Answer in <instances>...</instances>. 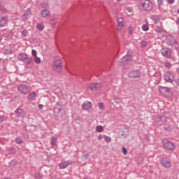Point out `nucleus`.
<instances>
[{"label":"nucleus","mask_w":179,"mask_h":179,"mask_svg":"<svg viewBox=\"0 0 179 179\" xmlns=\"http://www.w3.org/2000/svg\"><path fill=\"white\" fill-rule=\"evenodd\" d=\"M141 8L145 12H150L153 9V3L150 0L142 1Z\"/></svg>","instance_id":"1"},{"label":"nucleus","mask_w":179,"mask_h":179,"mask_svg":"<svg viewBox=\"0 0 179 179\" xmlns=\"http://www.w3.org/2000/svg\"><path fill=\"white\" fill-rule=\"evenodd\" d=\"M52 69L55 71V72H62V60L60 59H56L53 62Z\"/></svg>","instance_id":"2"},{"label":"nucleus","mask_w":179,"mask_h":179,"mask_svg":"<svg viewBox=\"0 0 179 179\" xmlns=\"http://www.w3.org/2000/svg\"><path fill=\"white\" fill-rule=\"evenodd\" d=\"M170 113L167 112L165 115H159L157 117L155 122L157 125H163L166 121H167V117H169Z\"/></svg>","instance_id":"3"},{"label":"nucleus","mask_w":179,"mask_h":179,"mask_svg":"<svg viewBox=\"0 0 179 179\" xmlns=\"http://www.w3.org/2000/svg\"><path fill=\"white\" fill-rule=\"evenodd\" d=\"M31 90L30 87L25 85H20L17 87V91L22 94H27V93H30Z\"/></svg>","instance_id":"4"},{"label":"nucleus","mask_w":179,"mask_h":179,"mask_svg":"<svg viewBox=\"0 0 179 179\" xmlns=\"http://www.w3.org/2000/svg\"><path fill=\"white\" fill-rule=\"evenodd\" d=\"M131 59L132 56L131 55L124 56L122 59H120V62H117V64L120 66H124V65L128 64Z\"/></svg>","instance_id":"5"},{"label":"nucleus","mask_w":179,"mask_h":179,"mask_svg":"<svg viewBox=\"0 0 179 179\" xmlns=\"http://www.w3.org/2000/svg\"><path fill=\"white\" fill-rule=\"evenodd\" d=\"M162 143L166 150H174V149H176V145L174 143L170 142L168 140H163Z\"/></svg>","instance_id":"6"},{"label":"nucleus","mask_w":179,"mask_h":179,"mask_svg":"<svg viewBox=\"0 0 179 179\" xmlns=\"http://www.w3.org/2000/svg\"><path fill=\"white\" fill-rule=\"evenodd\" d=\"M101 89V84L96 83H91L88 86V90H91V92H97Z\"/></svg>","instance_id":"7"},{"label":"nucleus","mask_w":179,"mask_h":179,"mask_svg":"<svg viewBox=\"0 0 179 179\" xmlns=\"http://www.w3.org/2000/svg\"><path fill=\"white\" fill-rule=\"evenodd\" d=\"M164 80L169 83L174 82V76L170 71H166L164 75Z\"/></svg>","instance_id":"8"},{"label":"nucleus","mask_w":179,"mask_h":179,"mask_svg":"<svg viewBox=\"0 0 179 179\" xmlns=\"http://www.w3.org/2000/svg\"><path fill=\"white\" fill-rule=\"evenodd\" d=\"M129 78L136 79V78H141V71L138 70H134L130 71L128 74Z\"/></svg>","instance_id":"9"},{"label":"nucleus","mask_w":179,"mask_h":179,"mask_svg":"<svg viewBox=\"0 0 179 179\" xmlns=\"http://www.w3.org/2000/svg\"><path fill=\"white\" fill-rule=\"evenodd\" d=\"M41 17L43 19H48V17H51V11L48 9H43L41 10Z\"/></svg>","instance_id":"10"},{"label":"nucleus","mask_w":179,"mask_h":179,"mask_svg":"<svg viewBox=\"0 0 179 179\" xmlns=\"http://www.w3.org/2000/svg\"><path fill=\"white\" fill-rule=\"evenodd\" d=\"M72 164V161H63L60 164H59V169L60 170H64L68 167V166H71Z\"/></svg>","instance_id":"11"},{"label":"nucleus","mask_w":179,"mask_h":179,"mask_svg":"<svg viewBox=\"0 0 179 179\" xmlns=\"http://www.w3.org/2000/svg\"><path fill=\"white\" fill-rule=\"evenodd\" d=\"M160 163L162 166H163V167H164L165 169H169L171 166L170 161H169L167 158H162L160 161Z\"/></svg>","instance_id":"12"},{"label":"nucleus","mask_w":179,"mask_h":179,"mask_svg":"<svg viewBox=\"0 0 179 179\" xmlns=\"http://www.w3.org/2000/svg\"><path fill=\"white\" fill-rule=\"evenodd\" d=\"M15 113L16 117H23L26 116V112H24V110L20 108H17Z\"/></svg>","instance_id":"13"},{"label":"nucleus","mask_w":179,"mask_h":179,"mask_svg":"<svg viewBox=\"0 0 179 179\" xmlns=\"http://www.w3.org/2000/svg\"><path fill=\"white\" fill-rule=\"evenodd\" d=\"M161 52L165 58H170V50H169V48H164L162 49Z\"/></svg>","instance_id":"14"},{"label":"nucleus","mask_w":179,"mask_h":179,"mask_svg":"<svg viewBox=\"0 0 179 179\" xmlns=\"http://www.w3.org/2000/svg\"><path fill=\"white\" fill-rule=\"evenodd\" d=\"M7 24H8V17H0V27H3Z\"/></svg>","instance_id":"15"},{"label":"nucleus","mask_w":179,"mask_h":179,"mask_svg":"<svg viewBox=\"0 0 179 179\" xmlns=\"http://www.w3.org/2000/svg\"><path fill=\"white\" fill-rule=\"evenodd\" d=\"M122 27H124V18H119L117 20V30H122Z\"/></svg>","instance_id":"16"},{"label":"nucleus","mask_w":179,"mask_h":179,"mask_svg":"<svg viewBox=\"0 0 179 179\" xmlns=\"http://www.w3.org/2000/svg\"><path fill=\"white\" fill-rule=\"evenodd\" d=\"M83 110H90L92 108V103L90 101H85L82 105Z\"/></svg>","instance_id":"17"},{"label":"nucleus","mask_w":179,"mask_h":179,"mask_svg":"<svg viewBox=\"0 0 179 179\" xmlns=\"http://www.w3.org/2000/svg\"><path fill=\"white\" fill-rule=\"evenodd\" d=\"M151 20H152L155 24L159 23L160 22V19H162V17L158 15H152L150 17Z\"/></svg>","instance_id":"18"},{"label":"nucleus","mask_w":179,"mask_h":179,"mask_svg":"<svg viewBox=\"0 0 179 179\" xmlns=\"http://www.w3.org/2000/svg\"><path fill=\"white\" fill-rule=\"evenodd\" d=\"M159 91L160 92V93H162V94H166L167 93H169V92H170V89H169V87H159Z\"/></svg>","instance_id":"19"},{"label":"nucleus","mask_w":179,"mask_h":179,"mask_svg":"<svg viewBox=\"0 0 179 179\" xmlns=\"http://www.w3.org/2000/svg\"><path fill=\"white\" fill-rule=\"evenodd\" d=\"M28 56L25 53H20V61H26V59H28Z\"/></svg>","instance_id":"20"},{"label":"nucleus","mask_w":179,"mask_h":179,"mask_svg":"<svg viewBox=\"0 0 179 179\" xmlns=\"http://www.w3.org/2000/svg\"><path fill=\"white\" fill-rule=\"evenodd\" d=\"M28 99L34 101V100H36V93L34 92H31L28 95Z\"/></svg>","instance_id":"21"},{"label":"nucleus","mask_w":179,"mask_h":179,"mask_svg":"<svg viewBox=\"0 0 179 179\" xmlns=\"http://www.w3.org/2000/svg\"><path fill=\"white\" fill-rule=\"evenodd\" d=\"M55 143H57V136H53L51 137L50 144L52 146H55Z\"/></svg>","instance_id":"22"},{"label":"nucleus","mask_w":179,"mask_h":179,"mask_svg":"<svg viewBox=\"0 0 179 179\" xmlns=\"http://www.w3.org/2000/svg\"><path fill=\"white\" fill-rule=\"evenodd\" d=\"M148 43L146 41H143L140 43L141 48H146L148 47Z\"/></svg>","instance_id":"23"},{"label":"nucleus","mask_w":179,"mask_h":179,"mask_svg":"<svg viewBox=\"0 0 179 179\" xmlns=\"http://www.w3.org/2000/svg\"><path fill=\"white\" fill-rule=\"evenodd\" d=\"M27 65H28L29 68H31V66H33V59L28 58Z\"/></svg>","instance_id":"24"},{"label":"nucleus","mask_w":179,"mask_h":179,"mask_svg":"<svg viewBox=\"0 0 179 179\" xmlns=\"http://www.w3.org/2000/svg\"><path fill=\"white\" fill-rule=\"evenodd\" d=\"M36 29H38V30H40V31H43V30H44V25H43V24H38L36 26Z\"/></svg>","instance_id":"25"},{"label":"nucleus","mask_w":179,"mask_h":179,"mask_svg":"<svg viewBox=\"0 0 179 179\" xmlns=\"http://www.w3.org/2000/svg\"><path fill=\"white\" fill-rule=\"evenodd\" d=\"M96 132H103V131H104V128L103 126H96Z\"/></svg>","instance_id":"26"},{"label":"nucleus","mask_w":179,"mask_h":179,"mask_svg":"<svg viewBox=\"0 0 179 179\" xmlns=\"http://www.w3.org/2000/svg\"><path fill=\"white\" fill-rule=\"evenodd\" d=\"M157 3L158 5V9H162V5H163V0H157Z\"/></svg>","instance_id":"27"},{"label":"nucleus","mask_w":179,"mask_h":179,"mask_svg":"<svg viewBox=\"0 0 179 179\" xmlns=\"http://www.w3.org/2000/svg\"><path fill=\"white\" fill-rule=\"evenodd\" d=\"M141 29L143 31H148V30H149V26L148 24H143L142 25Z\"/></svg>","instance_id":"28"},{"label":"nucleus","mask_w":179,"mask_h":179,"mask_svg":"<svg viewBox=\"0 0 179 179\" xmlns=\"http://www.w3.org/2000/svg\"><path fill=\"white\" fill-rule=\"evenodd\" d=\"M104 138H105V142H106V143H110V142H111V137L108 136H104Z\"/></svg>","instance_id":"29"},{"label":"nucleus","mask_w":179,"mask_h":179,"mask_svg":"<svg viewBox=\"0 0 179 179\" xmlns=\"http://www.w3.org/2000/svg\"><path fill=\"white\" fill-rule=\"evenodd\" d=\"M155 31H157V33H163V29H162V27L157 26L155 28Z\"/></svg>","instance_id":"30"},{"label":"nucleus","mask_w":179,"mask_h":179,"mask_svg":"<svg viewBox=\"0 0 179 179\" xmlns=\"http://www.w3.org/2000/svg\"><path fill=\"white\" fill-rule=\"evenodd\" d=\"M41 8H43V9H48V3H43L41 5Z\"/></svg>","instance_id":"31"},{"label":"nucleus","mask_w":179,"mask_h":179,"mask_svg":"<svg viewBox=\"0 0 179 179\" xmlns=\"http://www.w3.org/2000/svg\"><path fill=\"white\" fill-rule=\"evenodd\" d=\"M15 142L16 143H17V145H22V138L17 137L15 139Z\"/></svg>","instance_id":"32"},{"label":"nucleus","mask_w":179,"mask_h":179,"mask_svg":"<svg viewBox=\"0 0 179 179\" xmlns=\"http://www.w3.org/2000/svg\"><path fill=\"white\" fill-rule=\"evenodd\" d=\"M35 178L41 179V178H43V175L41 174V173H37L35 174Z\"/></svg>","instance_id":"33"},{"label":"nucleus","mask_w":179,"mask_h":179,"mask_svg":"<svg viewBox=\"0 0 179 179\" xmlns=\"http://www.w3.org/2000/svg\"><path fill=\"white\" fill-rule=\"evenodd\" d=\"M164 66H166V68H171V64L169 62H164Z\"/></svg>","instance_id":"34"},{"label":"nucleus","mask_w":179,"mask_h":179,"mask_svg":"<svg viewBox=\"0 0 179 179\" xmlns=\"http://www.w3.org/2000/svg\"><path fill=\"white\" fill-rule=\"evenodd\" d=\"M36 64H40L41 62V59L40 57H36L34 59Z\"/></svg>","instance_id":"35"},{"label":"nucleus","mask_w":179,"mask_h":179,"mask_svg":"<svg viewBox=\"0 0 179 179\" xmlns=\"http://www.w3.org/2000/svg\"><path fill=\"white\" fill-rule=\"evenodd\" d=\"M99 110H103V108H104V103L101 102L99 103Z\"/></svg>","instance_id":"36"},{"label":"nucleus","mask_w":179,"mask_h":179,"mask_svg":"<svg viewBox=\"0 0 179 179\" xmlns=\"http://www.w3.org/2000/svg\"><path fill=\"white\" fill-rule=\"evenodd\" d=\"M122 152L123 155H127V153H128V150H127V148H125V147H123L122 148Z\"/></svg>","instance_id":"37"},{"label":"nucleus","mask_w":179,"mask_h":179,"mask_svg":"<svg viewBox=\"0 0 179 179\" xmlns=\"http://www.w3.org/2000/svg\"><path fill=\"white\" fill-rule=\"evenodd\" d=\"M164 129H165V131H171V127L170 125L164 126Z\"/></svg>","instance_id":"38"},{"label":"nucleus","mask_w":179,"mask_h":179,"mask_svg":"<svg viewBox=\"0 0 179 179\" xmlns=\"http://www.w3.org/2000/svg\"><path fill=\"white\" fill-rule=\"evenodd\" d=\"M31 55L33 57H36L37 56V52L36 51V50H31Z\"/></svg>","instance_id":"39"},{"label":"nucleus","mask_w":179,"mask_h":179,"mask_svg":"<svg viewBox=\"0 0 179 179\" xmlns=\"http://www.w3.org/2000/svg\"><path fill=\"white\" fill-rule=\"evenodd\" d=\"M22 36H24V37H26V36H27V34H28V32H27V31L24 30L22 31Z\"/></svg>","instance_id":"40"},{"label":"nucleus","mask_w":179,"mask_h":179,"mask_svg":"<svg viewBox=\"0 0 179 179\" xmlns=\"http://www.w3.org/2000/svg\"><path fill=\"white\" fill-rule=\"evenodd\" d=\"M5 121V116L0 115V122H3Z\"/></svg>","instance_id":"41"},{"label":"nucleus","mask_w":179,"mask_h":179,"mask_svg":"<svg viewBox=\"0 0 179 179\" xmlns=\"http://www.w3.org/2000/svg\"><path fill=\"white\" fill-rule=\"evenodd\" d=\"M175 83L177 85V86H179V78H176L175 80Z\"/></svg>","instance_id":"42"},{"label":"nucleus","mask_w":179,"mask_h":179,"mask_svg":"<svg viewBox=\"0 0 179 179\" xmlns=\"http://www.w3.org/2000/svg\"><path fill=\"white\" fill-rule=\"evenodd\" d=\"M169 3H170L171 5H173V3H174V0H168Z\"/></svg>","instance_id":"43"},{"label":"nucleus","mask_w":179,"mask_h":179,"mask_svg":"<svg viewBox=\"0 0 179 179\" xmlns=\"http://www.w3.org/2000/svg\"><path fill=\"white\" fill-rule=\"evenodd\" d=\"M98 139L99 141H101V139H103V136L101 134H99L98 136Z\"/></svg>","instance_id":"44"},{"label":"nucleus","mask_w":179,"mask_h":179,"mask_svg":"<svg viewBox=\"0 0 179 179\" xmlns=\"http://www.w3.org/2000/svg\"><path fill=\"white\" fill-rule=\"evenodd\" d=\"M43 107H44V106H43L42 104H39V105H38V108H39L40 110H43Z\"/></svg>","instance_id":"45"},{"label":"nucleus","mask_w":179,"mask_h":179,"mask_svg":"<svg viewBox=\"0 0 179 179\" xmlns=\"http://www.w3.org/2000/svg\"><path fill=\"white\" fill-rule=\"evenodd\" d=\"M85 159H89V154H85L83 155Z\"/></svg>","instance_id":"46"},{"label":"nucleus","mask_w":179,"mask_h":179,"mask_svg":"<svg viewBox=\"0 0 179 179\" xmlns=\"http://www.w3.org/2000/svg\"><path fill=\"white\" fill-rule=\"evenodd\" d=\"M176 23V24H179V17L177 18Z\"/></svg>","instance_id":"47"},{"label":"nucleus","mask_w":179,"mask_h":179,"mask_svg":"<svg viewBox=\"0 0 179 179\" xmlns=\"http://www.w3.org/2000/svg\"><path fill=\"white\" fill-rule=\"evenodd\" d=\"M129 34H132V30L129 29Z\"/></svg>","instance_id":"48"},{"label":"nucleus","mask_w":179,"mask_h":179,"mask_svg":"<svg viewBox=\"0 0 179 179\" xmlns=\"http://www.w3.org/2000/svg\"><path fill=\"white\" fill-rule=\"evenodd\" d=\"M2 41V37L0 36V41Z\"/></svg>","instance_id":"49"},{"label":"nucleus","mask_w":179,"mask_h":179,"mask_svg":"<svg viewBox=\"0 0 179 179\" xmlns=\"http://www.w3.org/2000/svg\"><path fill=\"white\" fill-rule=\"evenodd\" d=\"M127 10H129V12H131V10H129V8H127Z\"/></svg>","instance_id":"50"},{"label":"nucleus","mask_w":179,"mask_h":179,"mask_svg":"<svg viewBox=\"0 0 179 179\" xmlns=\"http://www.w3.org/2000/svg\"><path fill=\"white\" fill-rule=\"evenodd\" d=\"M127 10H129V12H131V10H129V8H127Z\"/></svg>","instance_id":"51"},{"label":"nucleus","mask_w":179,"mask_h":179,"mask_svg":"<svg viewBox=\"0 0 179 179\" xmlns=\"http://www.w3.org/2000/svg\"><path fill=\"white\" fill-rule=\"evenodd\" d=\"M58 111H61V109H58Z\"/></svg>","instance_id":"52"},{"label":"nucleus","mask_w":179,"mask_h":179,"mask_svg":"<svg viewBox=\"0 0 179 179\" xmlns=\"http://www.w3.org/2000/svg\"><path fill=\"white\" fill-rule=\"evenodd\" d=\"M117 1H120V0H117Z\"/></svg>","instance_id":"53"}]
</instances>
